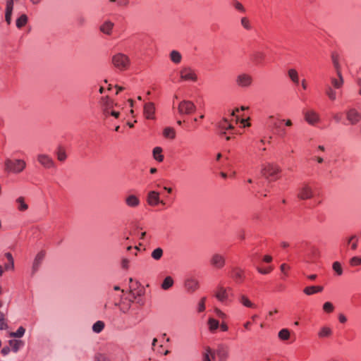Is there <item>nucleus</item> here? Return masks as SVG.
<instances>
[{
    "instance_id": "nucleus-1",
    "label": "nucleus",
    "mask_w": 361,
    "mask_h": 361,
    "mask_svg": "<svg viewBox=\"0 0 361 361\" xmlns=\"http://www.w3.org/2000/svg\"><path fill=\"white\" fill-rule=\"evenodd\" d=\"M5 171L13 173H21L26 167V163L24 160L20 159H6L4 162Z\"/></svg>"
},
{
    "instance_id": "nucleus-2",
    "label": "nucleus",
    "mask_w": 361,
    "mask_h": 361,
    "mask_svg": "<svg viewBox=\"0 0 361 361\" xmlns=\"http://www.w3.org/2000/svg\"><path fill=\"white\" fill-rule=\"evenodd\" d=\"M111 63L116 68L124 71L129 68L130 60L127 55L123 53H117L112 56Z\"/></svg>"
},
{
    "instance_id": "nucleus-3",
    "label": "nucleus",
    "mask_w": 361,
    "mask_h": 361,
    "mask_svg": "<svg viewBox=\"0 0 361 361\" xmlns=\"http://www.w3.org/2000/svg\"><path fill=\"white\" fill-rule=\"evenodd\" d=\"M281 171L280 167L274 164L268 163L262 166V175L269 180H275L278 178V173Z\"/></svg>"
},
{
    "instance_id": "nucleus-4",
    "label": "nucleus",
    "mask_w": 361,
    "mask_h": 361,
    "mask_svg": "<svg viewBox=\"0 0 361 361\" xmlns=\"http://www.w3.org/2000/svg\"><path fill=\"white\" fill-rule=\"evenodd\" d=\"M252 76L247 73H240L235 78V84L240 88H248L252 85Z\"/></svg>"
},
{
    "instance_id": "nucleus-5",
    "label": "nucleus",
    "mask_w": 361,
    "mask_h": 361,
    "mask_svg": "<svg viewBox=\"0 0 361 361\" xmlns=\"http://www.w3.org/2000/svg\"><path fill=\"white\" fill-rule=\"evenodd\" d=\"M180 79L183 81L196 82L198 79L195 71L190 66H184L180 71Z\"/></svg>"
},
{
    "instance_id": "nucleus-6",
    "label": "nucleus",
    "mask_w": 361,
    "mask_h": 361,
    "mask_svg": "<svg viewBox=\"0 0 361 361\" xmlns=\"http://www.w3.org/2000/svg\"><path fill=\"white\" fill-rule=\"evenodd\" d=\"M196 106L189 100H183L178 105V112L180 115H189L195 112Z\"/></svg>"
},
{
    "instance_id": "nucleus-7",
    "label": "nucleus",
    "mask_w": 361,
    "mask_h": 361,
    "mask_svg": "<svg viewBox=\"0 0 361 361\" xmlns=\"http://www.w3.org/2000/svg\"><path fill=\"white\" fill-rule=\"evenodd\" d=\"M305 121L311 126L316 125L319 121V114L314 109H310L302 111Z\"/></svg>"
},
{
    "instance_id": "nucleus-8",
    "label": "nucleus",
    "mask_w": 361,
    "mask_h": 361,
    "mask_svg": "<svg viewBox=\"0 0 361 361\" xmlns=\"http://www.w3.org/2000/svg\"><path fill=\"white\" fill-rule=\"evenodd\" d=\"M313 197L312 188L306 183L302 185L299 188L298 197L300 200H307Z\"/></svg>"
},
{
    "instance_id": "nucleus-9",
    "label": "nucleus",
    "mask_w": 361,
    "mask_h": 361,
    "mask_svg": "<svg viewBox=\"0 0 361 361\" xmlns=\"http://www.w3.org/2000/svg\"><path fill=\"white\" fill-rule=\"evenodd\" d=\"M45 255H46L45 252L42 250V251L39 252L37 254V255L35 256L33 263H32V270H31L32 276L35 275L39 270V269L40 266L42 265V262L45 257Z\"/></svg>"
},
{
    "instance_id": "nucleus-10",
    "label": "nucleus",
    "mask_w": 361,
    "mask_h": 361,
    "mask_svg": "<svg viewBox=\"0 0 361 361\" xmlns=\"http://www.w3.org/2000/svg\"><path fill=\"white\" fill-rule=\"evenodd\" d=\"M346 118L351 125L357 124L361 119V114L354 108L345 111Z\"/></svg>"
},
{
    "instance_id": "nucleus-11",
    "label": "nucleus",
    "mask_w": 361,
    "mask_h": 361,
    "mask_svg": "<svg viewBox=\"0 0 361 361\" xmlns=\"http://www.w3.org/2000/svg\"><path fill=\"white\" fill-rule=\"evenodd\" d=\"M219 361H226L228 357V348L224 344H219L216 350H214Z\"/></svg>"
},
{
    "instance_id": "nucleus-12",
    "label": "nucleus",
    "mask_w": 361,
    "mask_h": 361,
    "mask_svg": "<svg viewBox=\"0 0 361 361\" xmlns=\"http://www.w3.org/2000/svg\"><path fill=\"white\" fill-rule=\"evenodd\" d=\"M225 257L221 254L215 253L214 254L210 260L211 264L216 269H221L225 265Z\"/></svg>"
},
{
    "instance_id": "nucleus-13",
    "label": "nucleus",
    "mask_w": 361,
    "mask_h": 361,
    "mask_svg": "<svg viewBox=\"0 0 361 361\" xmlns=\"http://www.w3.org/2000/svg\"><path fill=\"white\" fill-rule=\"evenodd\" d=\"M147 201V203L151 206H156L159 203L165 204L164 201L160 200L159 193L158 192L154 191V190L148 192Z\"/></svg>"
},
{
    "instance_id": "nucleus-14",
    "label": "nucleus",
    "mask_w": 361,
    "mask_h": 361,
    "mask_svg": "<svg viewBox=\"0 0 361 361\" xmlns=\"http://www.w3.org/2000/svg\"><path fill=\"white\" fill-rule=\"evenodd\" d=\"M37 161L42 166L47 169L52 168L55 166L54 160L47 154H39L37 156Z\"/></svg>"
},
{
    "instance_id": "nucleus-15",
    "label": "nucleus",
    "mask_w": 361,
    "mask_h": 361,
    "mask_svg": "<svg viewBox=\"0 0 361 361\" xmlns=\"http://www.w3.org/2000/svg\"><path fill=\"white\" fill-rule=\"evenodd\" d=\"M184 286L189 293H194L199 288V282L193 278L187 279L184 282Z\"/></svg>"
},
{
    "instance_id": "nucleus-16",
    "label": "nucleus",
    "mask_w": 361,
    "mask_h": 361,
    "mask_svg": "<svg viewBox=\"0 0 361 361\" xmlns=\"http://www.w3.org/2000/svg\"><path fill=\"white\" fill-rule=\"evenodd\" d=\"M155 113L154 104L152 102L146 103L144 106V115L147 119H154Z\"/></svg>"
},
{
    "instance_id": "nucleus-17",
    "label": "nucleus",
    "mask_w": 361,
    "mask_h": 361,
    "mask_svg": "<svg viewBox=\"0 0 361 361\" xmlns=\"http://www.w3.org/2000/svg\"><path fill=\"white\" fill-rule=\"evenodd\" d=\"M337 78L331 77L330 78L331 86L334 89H341L344 84V79L342 73H336Z\"/></svg>"
},
{
    "instance_id": "nucleus-18",
    "label": "nucleus",
    "mask_w": 361,
    "mask_h": 361,
    "mask_svg": "<svg viewBox=\"0 0 361 361\" xmlns=\"http://www.w3.org/2000/svg\"><path fill=\"white\" fill-rule=\"evenodd\" d=\"M215 297L221 302H226L228 298L227 289L223 286H219L215 292Z\"/></svg>"
},
{
    "instance_id": "nucleus-19",
    "label": "nucleus",
    "mask_w": 361,
    "mask_h": 361,
    "mask_svg": "<svg viewBox=\"0 0 361 361\" xmlns=\"http://www.w3.org/2000/svg\"><path fill=\"white\" fill-rule=\"evenodd\" d=\"M114 23L109 20H104L99 27V30L107 35H110L112 33Z\"/></svg>"
},
{
    "instance_id": "nucleus-20",
    "label": "nucleus",
    "mask_w": 361,
    "mask_h": 361,
    "mask_svg": "<svg viewBox=\"0 0 361 361\" xmlns=\"http://www.w3.org/2000/svg\"><path fill=\"white\" fill-rule=\"evenodd\" d=\"M125 202L127 206L135 208L139 206L140 201L136 195H130L126 197Z\"/></svg>"
},
{
    "instance_id": "nucleus-21",
    "label": "nucleus",
    "mask_w": 361,
    "mask_h": 361,
    "mask_svg": "<svg viewBox=\"0 0 361 361\" xmlns=\"http://www.w3.org/2000/svg\"><path fill=\"white\" fill-rule=\"evenodd\" d=\"M13 8V0H6L5 20L8 25L11 24V22Z\"/></svg>"
},
{
    "instance_id": "nucleus-22",
    "label": "nucleus",
    "mask_w": 361,
    "mask_h": 361,
    "mask_svg": "<svg viewBox=\"0 0 361 361\" xmlns=\"http://www.w3.org/2000/svg\"><path fill=\"white\" fill-rule=\"evenodd\" d=\"M169 58L175 64H179L182 61L181 54L176 50H173L170 52Z\"/></svg>"
},
{
    "instance_id": "nucleus-23",
    "label": "nucleus",
    "mask_w": 361,
    "mask_h": 361,
    "mask_svg": "<svg viewBox=\"0 0 361 361\" xmlns=\"http://www.w3.org/2000/svg\"><path fill=\"white\" fill-rule=\"evenodd\" d=\"M16 203L18 205V209L20 212H25L28 209V205L25 201L23 197H19L16 200Z\"/></svg>"
},
{
    "instance_id": "nucleus-24",
    "label": "nucleus",
    "mask_w": 361,
    "mask_h": 361,
    "mask_svg": "<svg viewBox=\"0 0 361 361\" xmlns=\"http://www.w3.org/2000/svg\"><path fill=\"white\" fill-rule=\"evenodd\" d=\"M288 75L290 80L298 85L299 83V76L298 71L294 68H290L288 71Z\"/></svg>"
},
{
    "instance_id": "nucleus-25",
    "label": "nucleus",
    "mask_w": 361,
    "mask_h": 361,
    "mask_svg": "<svg viewBox=\"0 0 361 361\" xmlns=\"http://www.w3.org/2000/svg\"><path fill=\"white\" fill-rule=\"evenodd\" d=\"M215 359V353L210 348H207L203 353V361H212Z\"/></svg>"
},
{
    "instance_id": "nucleus-26",
    "label": "nucleus",
    "mask_w": 361,
    "mask_h": 361,
    "mask_svg": "<svg viewBox=\"0 0 361 361\" xmlns=\"http://www.w3.org/2000/svg\"><path fill=\"white\" fill-rule=\"evenodd\" d=\"M240 302L246 307L255 308L256 305L252 302L249 298L245 295H241L239 297Z\"/></svg>"
},
{
    "instance_id": "nucleus-27",
    "label": "nucleus",
    "mask_w": 361,
    "mask_h": 361,
    "mask_svg": "<svg viewBox=\"0 0 361 361\" xmlns=\"http://www.w3.org/2000/svg\"><path fill=\"white\" fill-rule=\"evenodd\" d=\"M162 149L159 147H156L153 149V157L155 160L161 162L164 160V156L161 154Z\"/></svg>"
},
{
    "instance_id": "nucleus-28",
    "label": "nucleus",
    "mask_w": 361,
    "mask_h": 361,
    "mask_svg": "<svg viewBox=\"0 0 361 361\" xmlns=\"http://www.w3.org/2000/svg\"><path fill=\"white\" fill-rule=\"evenodd\" d=\"M9 345L12 347L13 351L17 353L23 345V342L19 340H10Z\"/></svg>"
},
{
    "instance_id": "nucleus-29",
    "label": "nucleus",
    "mask_w": 361,
    "mask_h": 361,
    "mask_svg": "<svg viewBox=\"0 0 361 361\" xmlns=\"http://www.w3.org/2000/svg\"><path fill=\"white\" fill-rule=\"evenodd\" d=\"M231 277L233 278L237 282L242 281L243 274L242 270L239 269H233L231 274Z\"/></svg>"
},
{
    "instance_id": "nucleus-30",
    "label": "nucleus",
    "mask_w": 361,
    "mask_h": 361,
    "mask_svg": "<svg viewBox=\"0 0 361 361\" xmlns=\"http://www.w3.org/2000/svg\"><path fill=\"white\" fill-rule=\"evenodd\" d=\"M173 285V280L172 277L171 276H166L163 283H161V288L163 290H169L170 288H171Z\"/></svg>"
},
{
    "instance_id": "nucleus-31",
    "label": "nucleus",
    "mask_w": 361,
    "mask_h": 361,
    "mask_svg": "<svg viewBox=\"0 0 361 361\" xmlns=\"http://www.w3.org/2000/svg\"><path fill=\"white\" fill-rule=\"evenodd\" d=\"M331 60L335 68L336 73H341V67L339 63L338 56L333 54L331 55Z\"/></svg>"
},
{
    "instance_id": "nucleus-32",
    "label": "nucleus",
    "mask_w": 361,
    "mask_h": 361,
    "mask_svg": "<svg viewBox=\"0 0 361 361\" xmlns=\"http://www.w3.org/2000/svg\"><path fill=\"white\" fill-rule=\"evenodd\" d=\"M325 93H326V94L327 95V97H329V99L330 100H331V101H335L336 100V92L334 90V88H333L332 87L328 85L326 87Z\"/></svg>"
},
{
    "instance_id": "nucleus-33",
    "label": "nucleus",
    "mask_w": 361,
    "mask_h": 361,
    "mask_svg": "<svg viewBox=\"0 0 361 361\" xmlns=\"http://www.w3.org/2000/svg\"><path fill=\"white\" fill-rule=\"evenodd\" d=\"M332 334V330L328 326H323L318 333L320 338L329 337Z\"/></svg>"
},
{
    "instance_id": "nucleus-34",
    "label": "nucleus",
    "mask_w": 361,
    "mask_h": 361,
    "mask_svg": "<svg viewBox=\"0 0 361 361\" xmlns=\"http://www.w3.org/2000/svg\"><path fill=\"white\" fill-rule=\"evenodd\" d=\"M27 16L25 14H22L17 20H16V26L18 28H21L26 25L27 23Z\"/></svg>"
},
{
    "instance_id": "nucleus-35",
    "label": "nucleus",
    "mask_w": 361,
    "mask_h": 361,
    "mask_svg": "<svg viewBox=\"0 0 361 361\" xmlns=\"http://www.w3.org/2000/svg\"><path fill=\"white\" fill-rule=\"evenodd\" d=\"M209 329L210 331H215L219 326V322L213 318H209L208 320Z\"/></svg>"
},
{
    "instance_id": "nucleus-36",
    "label": "nucleus",
    "mask_w": 361,
    "mask_h": 361,
    "mask_svg": "<svg viewBox=\"0 0 361 361\" xmlns=\"http://www.w3.org/2000/svg\"><path fill=\"white\" fill-rule=\"evenodd\" d=\"M163 253H164V251H163L162 248L157 247L152 252L151 257L154 260H159L162 257Z\"/></svg>"
},
{
    "instance_id": "nucleus-37",
    "label": "nucleus",
    "mask_w": 361,
    "mask_h": 361,
    "mask_svg": "<svg viewBox=\"0 0 361 361\" xmlns=\"http://www.w3.org/2000/svg\"><path fill=\"white\" fill-rule=\"evenodd\" d=\"M104 326V323L102 321H97L93 324L92 331L94 333L99 334L103 331Z\"/></svg>"
},
{
    "instance_id": "nucleus-38",
    "label": "nucleus",
    "mask_w": 361,
    "mask_h": 361,
    "mask_svg": "<svg viewBox=\"0 0 361 361\" xmlns=\"http://www.w3.org/2000/svg\"><path fill=\"white\" fill-rule=\"evenodd\" d=\"M163 134L164 137L170 139H174L176 137V132L173 128L167 127L164 128Z\"/></svg>"
},
{
    "instance_id": "nucleus-39",
    "label": "nucleus",
    "mask_w": 361,
    "mask_h": 361,
    "mask_svg": "<svg viewBox=\"0 0 361 361\" xmlns=\"http://www.w3.org/2000/svg\"><path fill=\"white\" fill-rule=\"evenodd\" d=\"M332 269L337 276H341L343 274V267L339 262H334L332 264Z\"/></svg>"
},
{
    "instance_id": "nucleus-40",
    "label": "nucleus",
    "mask_w": 361,
    "mask_h": 361,
    "mask_svg": "<svg viewBox=\"0 0 361 361\" xmlns=\"http://www.w3.org/2000/svg\"><path fill=\"white\" fill-rule=\"evenodd\" d=\"M290 337V331L287 329H283L279 332V338L283 341H286Z\"/></svg>"
},
{
    "instance_id": "nucleus-41",
    "label": "nucleus",
    "mask_w": 361,
    "mask_h": 361,
    "mask_svg": "<svg viewBox=\"0 0 361 361\" xmlns=\"http://www.w3.org/2000/svg\"><path fill=\"white\" fill-rule=\"evenodd\" d=\"M25 332V329L23 326H20L16 332L10 333V336L13 338H21Z\"/></svg>"
},
{
    "instance_id": "nucleus-42",
    "label": "nucleus",
    "mask_w": 361,
    "mask_h": 361,
    "mask_svg": "<svg viewBox=\"0 0 361 361\" xmlns=\"http://www.w3.org/2000/svg\"><path fill=\"white\" fill-rule=\"evenodd\" d=\"M57 159L60 161H64L66 159L67 155L66 154V152L62 148H59L57 152H56Z\"/></svg>"
},
{
    "instance_id": "nucleus-43",
    "label": "nucleus",
    "mask_w": 361,
    "mask_h": 361,
    "mask_svg": "<svg viewBox=\"0 0 361 361\" xmlns=\"http://www.w3.org/2000/svg\"><path fill=\"white\" fill-rule=\"evenodd\" d=\"M241 25L247 30H250L252 27L249 19L246 17H243L240 20Z\"/></svg>"
},
{
    "instance_id": "nucleus-44",
    "label": "nucleus",
    "mask_w": 361,
    "mask_h": 361,
    "mask_svg": "<svg viewBox=\"0 0 361 361\" xmlns=\"http://www.w3.org/2000/svg\"><path fill=\"white\" fill-rule=\"evenodd\" d=\"M94 361H110V359L105 354L97 353L94 356Z\"/></svg>"
},
{
    "instance_id": "nucleus-45",
    "label": "nucleus",
    "mask_w": 361,
    "mask_h": 361,
    "mask_svg": "<svg viewBox=\"0 0 361 361\" xmlns=\"http://www.w3.org/2000/svg\"><path fill=\"white\" fill-rule=\"evenodd\" d=\"M323 310L324 312H326L327 313H331L334 311V307L331 302H326L323 305Z\"/></svg>"
},
{
    "instance_id": "nucleus-46",
    "label": "nucleus",
    "mask_w": 361,
    "mask_h": 361,
    "mask_svg": "<svg viewBox=\"0 0 361 361\" xmlns=\"http://www.w3.org/2000/svg\"><path fill=\"white\" fill-rule=\"evenodd\" d=\"M303 292L307 295H312L316 293L314 286H307L304 288Z\"/></svg>"
},
{
    "instance_id": "nucleus-47",
    "label": "nucleus",
    "mask_w": 361,
    "mask_h": 361,
    "mask_svg": "<svg viewBox=\"0 0 361 361\" xmlns=\"http://www.w3.org/2000/svg\"><path fill=\"white\" fill-rule=\"evenodd\" d=\"M233 6L235 8V9H237L239 11H241V12L245 11V9L244 6H243V4L238 1H233Z\"/></svg>"
},
{
    "instance_id": "nucleus-48",
    "label": "nucleus",
    "mask_w": 361,
    "mask_h": 361,
    "mask_svg": "<svg viewBox=\"0 0 361 361\" xmlns=\"http://www.w3.org/2000/svg\"><path fill=\"white\" fill-rule=\"evenodd\" d=\"M350 263L352 266H357L361 264V257H353L350 259Z\"/></svg>"
},
{
    "instance_id": "nucleus-49",
    "label": "nucleus",
    "mask_w": 361,
    "mask_h": 361,
    "mask_svg": "<svg viewBox=\"0 0 361 361\" xmlns=\"http://www.w3.org/2000/svg\"><path fill=\"white\" fill-rule=\"evenodd\" d=\"M206 298H202L198 304V312H203L205 310Z\"/></svg>"
},
{
    "instance_id": "nucleus-50",
    "label": "nucleus",
    "mask_w": 361,
    "mask_h": 361,
    "mask_svg": "<svg viewBox=\"0 0 361 361\" xmlns=\"http://www.w3.org/2000/svg\"><path fill=\"white\" fill-rule=\"evenodd\" d=\"M6 257L8 259V262H11V268H13L14 263H13V259L10 252H7L5 254Z\"/></svg>"
},
{
    "instance_id": "nucleus-51",
    "label": "nucleus",
    "mask_w": 361,
    "mask_h": 361,
    "mask_svg": "<svg viewBox=\"0 0 361 361\" xmlns=\"http://www.w3.org/2000/svg\"><path fill=\"white\" fill-rule=\"evenodd\" d=\"M129 260L126 258H124L122 259V262H121V265H122V267L123 269H128V264H129Z\"/></svg>"
},
{
    "instance_id": "nucleus-52",
    "label": "nucleus",
    "mask_w": 361,
    "mask_h": 361,
    "mask_svg": "<svg viewBox=\"0 0 361 361\" xmlns=\"http://www.w3.org/2000/svg\"><path fill=\"white\" fill-rule=\"evenodd\" d=\"M215 312L217 314V316L221 317V318H225L226 317V314L221 310H220L218 308L215 309Z\"/></svg>"
},
{
    "instance_id": "nucleus-53",
    "label": "nucleus",
    "mask_w": 361,
    "mask_h": 361,
    "mask_svg": "<svg viewBox=\"0 0 361 361\" xmlns=\"http://www.w3.org/2000/svg\"><path fill=\"white\" fill-rule=\"evenodd\" d=\"M338 319H339V322L343 324L345 323L347 321L346 317L343 314H339Z\"/></svg>"
},
{
    "instance_id": "nucleus-54",
    "label": "nucleus",
    "mask_w": 361,
    "mask_h": 361,
    "mask_svg": "<svg viewBox=\"0 0 361 361\" xmlns=\"http://www.w3.org/2000/svg\"><path fill=\"white\" fill-rule=\"evenodd\" d=\"M333 118L336 123H339L341 120V116L340 114H334Z\"/></svg>"
},
{
    "instance_id": "nucleus-55",
    "label": "nucleus",
    "mask_w": 361,
    "mask_h": 361,
    "mask_svg": "<svg viewBox=\"0 0 361 361\" xmlns=\"http://www.w3.org/2000/svg\"><path fill=\"white\" fill-rule=\"evenodd\" d=\"M271 271V268H269V269H259L258 268V271L262 274H269L270 271Z\"/></svg>"
},
{
    "instance_id": "nucleus-56",
    "label": "nucleus",
    "mask_w": 361,
    "mask_h": 361,
    "mask_svg": "<svg viewBox=\"0 0 361 361\" xmlns=\"http://www.w3.org/2000/svg\"><path fill=\"white\" fill-rule=\"evenodd\" d=\"M10 351H11V350H10L9 347H4L1 350V354L3 355H6L9 353Z\"/></svg>"
},
{
    "instance_id": "nucleus-57",
    "label": "nucleus",
    "mask_w": 361,
    "mask_h": 361,
    "mask_svg": "<svg viewBox=\"0 0 361 361\" xmlns=\"http://www.w3.org/2000/svg\"><path fill=\"white\" fill-rule=\"evenodd\" d=\"M7 328H8V325H7L6 322H5V320L1 321L0 322V329L4 330V329H6Z\"/></svg>"
},
{
    "instance_id": "nucleus-58",
    "label": "nucleus",
    "mask_w": 361,
    "mask_h": 361,
    "mask_svg": "<svg viewBox=\"0 0 361 361\" xmlns=\"http://www.w3.org/2000/svg\"><path fill=\"white\" fill-rule=\"evenodd\" d=\"M280 269H281V271H283L286 274L285 270L286 269H289L290 267L286 264H282L281 265Z\"/></svg>"
},
{
    "instance_id": "nucleus-59",
    "label": "nucleus",
    "mask_w": 361,
    "mask_h": 361,
    "mask_svg": "<svg viewBox=\"0 0 361 361\" xmlns=\"http://www.w3.org/2000/svg\"><path fill=\"white\" fill-rule=\"evenodd\" d=\"M263 58V54L262 53H257L255 55V59L257 61H259L260 59H262Z\"/></svg>"
},
{
    "instance_id": "nucleus-60",
    "label": "nucleus",
    "mask_w": 361,
    "mask_h": 361,
    "mask_svg": "<svg viewBox=\"0 0 361 361\" xmlns=\"http://www.w3.org/2000/svg\"><path fill=\"white\" fill-rule=\"evenodd\" d=\"M263 260L265 262H267V263H269L271 262L272 260V257L269 255H265L263 258Z\"/></svg>"
},
{
    "instance_id": "nucleus-61",
    "label": "nucleus",
    "mask_w": 361,
    "mask_h": 361,
    "mask_svg": "<svg viewBox=\"0 0 361 361\" xmlns=\"http://www.w3.org/2000/svg\"><path fill=\"white\" fill-rule=\"evenodd\" d=\"M220 327H221V329L223 331H227L228 329V327L227 326L226 324L225 323H222L221 325H220Z\"/></svg>"
},
{
    "instance_id": "nucleus-62",
    "label": "nucleus",
    "mask_w": 361,
    "mask_h": 361,
    "mask_svg": "<svg viewBox=\"0 0 361 361\" xmlns=\"http://www.w3.org/2000/svg\"><path fill=\"white\" fill-rule=\"evenodd\" d=\"M316 293H320L323 290L324 288L321 286H314Z\"/></svg>"
},
{
    "instance_id": "nucleus-63",
    "label": "nucleus",
    "mask_w": 361,
    "mask_h": 361,
    "mask_svg": "<svg viewBox=\"0 0 361 361\" xmlns=\"http://www.w3.org/2000/svg\"><path fill=\"white\" fill-rule=\"evenodd\" d=\"M351 248L354 250L357 248V238L352 243Z\"/></svg>"
},
{
    "instance_id": "nucleus-64",
    "label": "nucleus",
    "mask_w": 361,
    "mask_h": 361,
    "mask_svg": "<svg viewBox=\"0 0 361 361\" xmlns=\"http://www.w3.org/2000/svg\"><path fill=\"white\" fill-rule=\"evenodd\" d=\"M301 85H302V87L303 90H306L307 89V82H306V80L305 79L302 80Z\"/></svg>"
}]
</instances>
